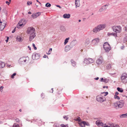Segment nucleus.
Instances as JSON below:
<instances>
[{"label":"nucleus","instance_id":"obj_54","mask_svg":"<svg viewBox=\"0 0 127 127\" xmlns=\"http://www.w3.org/2000/svg\"><path fill=\"white\" fill-rule=\"evenodd\" d=\"M103 80L104 79H103V78H101L100 81L101 82H103Z\"/></svg>","mask_w":127,"mask_h":127},{"label":"nucleus","instance_id":"obj_36","mask_svg":"<svg viewBox=\"0 0 127 127\" xmlns=\"http://www.w3.org/2000/svg\"><path fill=\"white\" fill-rule=\"evenodd\" d=\"M76 121H78V122H81V119L79 117L77 118L76 120Z\"/></svg>","mask_w":127,"mask_h":127},{"label":"nucleus","instance_id":"obj_38","mask_svg":"<svg viewBox=\"0 0 127 127\" xmlns=\"http://www.w3.org/2000/svg\"><path fill=\"white\" fill-rule=\"evenodd\" d=\"M32 4V2L28 1L27 2V5H30Z\"/></svg>","mask_w":127,"mask_h":127},{"label":"nucleus","instance_id":"obj_50","mask_svg":"<svg viewBox=\"0 0 127 127\" xmlns=\"http://www.w3.org/2000/svg\"><path fill=\"white\" fill-rule=\"evenodd\" d=\"M56 6L57 7H59L60 8H62L61 7V6H60V5H56Z\"/></svg>","mask_w":127,"mask_h":127},{"label":"nucleus","instance_id":"obj_49","mask_svg":"<svg viewBox=\"0 0 127 127\" xmlns=\"http://www.w3.org/2000/svg\"><path fill=\"white\" fill-rule=\"evenodd\" d=\"M16 27L15 28L14 30L12 31V33H13L15 32V29L16 28Z\"/></svg>","mask_w":127,"mask_h":127},{"label":"nucleus","instance_id":"obj_25","mask_svg":"<svg viewBox=\"0 0 127 127\" xmlns=\"http://www.w3.org/2000/svg\"><path fill=\"white\" fill-rule=\"evenodd\" d=\"M93 41H95L97 43H98L99 41V38L94 39L93 40Z\"/></svg>","mask_w":127,"mask_h":127},{"label":"nucleus","instance_id":"obj_27","mask_svg":"<svg viewBox=\"0 0 127 127\" xmlns=\"http://www.w3.org/2000/svg\"><path fill=\"white\" fill-rule=\"evenodd\" d=\"M117 90L118 91L122 93L123 91V90L122 88H120L119 87H118L117 88Z\"/></svg>","mask_w":127,"mask_h":127},{"label":"nucleus","instance_id":"obj_14","mask_svg":"<svg viewBox=\"0 0 127 127\" xmlns=\"http://www.w3.org/2000/svg\"><path fill=\"white\" fill-rule=\"evenodd\" d=\"M40 14V12H38L35 13L33 14L32 15V16L33 18H35L38 17Z\"/></svg>","mask_w":127,"mask_h":127},{"label":"nucleus","instance_id":"obj_43","mask_svg":"<svg viewBox=\"0 0 127 127\" xmlns=\"http://www.w3.org/2000/svg\"><path fill=\"white\" fill-rule=\"evenodd\" d=\"M63 118L64 119H65L66 120H67L68 119V117L66 116H64Z\"/></svg>","mask_w":127,"mask_h":127},{"label":"nucleus","instance_id":"obj_23","mask_svg":"<svg viewBox=\"0 0 127 127\" xmlns=\"http://www.w3.org/2000/svg\"><path fill=\"white\" fill-rule=\"evenodd\" d=\"M17 41L19 42H21L22 41V38L19 36H18L16 38Z\"/></svg>","mask_w":127,"mask_h":127},{"label":"nucleus","instance_id":"obj_22","mask_svg":"<svg viewBox=\"0 0 127 127\" xmlns=\"http://www.w3.org/2000/svg\"><path fill=\"white\" fill-rule=\"evenodd\" d=\"M120 117L122 118L127 117V113L121 115Z\"/></svg>","mask_w":127,"mask_h":127},{"label":"nucleus","instance_id":"obj_3","mask_svg":"<svg viewBox=\"0 0 127 127\" xmlns=\"http://www.w3.org/2000/svg\"><path fill=\"white\" fill-rule=\"evenodd\" d=\"M113 31L116 33H120L122 31V28L120 26H113L112 27Z\"/></svg>","mask_w":127,"mask_h":127},{"label":"nucleus","instance_id":"obj_20","mask_svg":"<svg viewBox=\"0 0 127 127\" xmlns=\"http://www.w3.org/2000/svg\"><path fill=\"white\" fill-rule=\"evenodd\" d=\"M5 65V64L4 63L1 61H0V68H3L4 67Z\"/></svg>","mask_w":127,"mask_h":127},{"label":"nucleus","instance_id":"obj_59","mask_svg":"<svg viewBox=\"0 0 127 127\" xmlns=\"http://www.w3.org/2000/svg\"><path fill=\"white\" fill-rule=\"evenodd\" d=\"M28 48L30 50H31V47L30 46H28Z\"/></svg>","mask_w":127,"mask_h":127},{"label":"nucleus","instance_id":"obj_9","mask_svg":"<svg viewBox=\"0 0 127 127\" xmlns=\"http://www.w3.org/2000/svg\"><path fill=\"white\" fill-rule=\"evenodd\" d=\"M94 62V60L91 58L85 59L84 61V63L85 64H88Z\"/></svg>","mask_w":127,"mask_h":127},{"label":"nucleus","instance_id":"obj_21","mask_svg":"<svg viewBox=\"0 0 127 127\" xmlns=\"http://www.w3.org/2000/svg\"><path fill=\"white\" fill-rule=\"evenodd\" d=\"M125 36L123 40V41L124 43H125L127 41V34H125Z\"/></svg>","mask_w":127,"mask_h":127},{"label":"nucleus","instance_id":"obj_16","mask_svg":"<svg viewBox=\"0 0 127 127\" xmlns=\"http://www.w3.org/2000/svg\"><path fill=\"white\" fill-rule=\"evenodd\" d=\"M95 123L96 125L98 126H102L103 125V124L102 122L101 121L99 120H98Z\"/></svg>","mask_w":127,"mask_h":127},{"label":"nucleus","instance_id":"obj_63","mask_svg":"<svg viewBox=\"0 0 127 127\" xmlns=\"http://www.w3.org/2000/svg\"><path fill=\"white\" fill-rule=\"evenodd\" d=\"M51 90H52V93L53 92V88H52L51 89Z\"/></svg>","mask_w":127,"mask_h":127},{"label":"nucleus","instance_id":"obj_58","mask_svg":"<svg viewBox=\"0 0 127 127\" xmlns=\"http://www.w3.org/2000/svg\"><path fill=\"white\" fill-rule=\"evenodd\" d=\"M124 48V46H121V49H123Z\"/></svg>","mask_w":127,"mask_h":127},{"label":"nucleus","instance_id":"obj_52","mask_svg":"<svg viewBox=\"0 0 127 127\" xmlns=\"http://www.w3.org/2000/svg\"><path fill=\"white\" fill-rule=\"evenodd\" d=\"M89 41H88L87 42H85V44L86 45H87V44H88L89 43Z\"/></svg>","mask_w":127,"mask_h":127},{"label":"nucleus","instance_id":"obj_60","mask_svg":"<svg viewBox=\"0 0 127 127\" xmlns=\"http://www.w3.org/2000/svg\"><path fill=\"white\" fill-rule=\"evenodd\" d=\"M99 79V77H97L96 78H95V80H98Z\"/></svg>","mask_w":127,"mask_h":127},{"label":"nucleus","instance_id":"obj_30","mask_svg":"<svg viewBox=\"0 0 127 127\" xmlns=\"http://www.w3.org/2000/svg\"><path fill=\"white\" fill-rule=\"evenodd\" d=\"M51 4L49 3H47L45 4V6L47 7H50L51 6Z\"/></svg>","mask_w":127,"mask_h":127},{"label":"nucleus","instance_id":"obj_41","mask_svg":"<svg viewBox=\"0 0 127 127\" xmlns=\"http://www.w3.org/2000/svg\"><path fill=\"white\" fill-rule=\"evenodd\" d=\"M32 46L33 47H34V50H36L37 48L35 47V45L34 44V43L32 44Z\"/></svg>","mask_w":127,"mask_h":127},{"label":"nucleus","instance_id":"obj_12","mask_svg":"<svg viewBox=\"0 0 127 127\" xmlns=\"http://www.w3.org/2000/svg\"><path fill=\"white\" fill-rule=\"evenodd\" d=\"M103 61V58L101 57H100L96 60V63L98 64H102Z\"/></svg>","mask_w":127,"mask_h":127},{"label":"nucleus","instance_id":"obj_32","mask_svg":"<svg viewBox=\"0 0 127 127\" xmlns=\"http://www.w3.org/2000/svg\"><path fill=\"white\" fill-rule=\"evenodd\" d=\"M61 126L62 127H68L67 126L63 124H61Z\"/></svg>","mask_w":127,"mask_h":127},{"label":"nucleus","instance_id":"obj_4","mask_svg":"<svg viewBox=\"0 0 127 127\" xmlns=\"http://www.w3.org/2000/svg\"><path fill=\"white\" fill-rule=\"evenodd\" d=\"M96 100L98 102L102 103L106 100V98L101 95H98L96 97Z\"/></svg>","mask_w":127,"mask_h":127},{"label":"nucleus","instance_id":"obj_42","mask_svg":"<svg viewBox=\"0 0 127 127\" xmlns=\"http://www.w3.org/2000/svg\"><path fill=\"white\" fill-rule=\"evenodd\" d=\"M110 127H114L115 125L114 124H110Z\"/></svg>","mask_w":127,"mask_h":127},{"label":"nucleus","instance_id":"obj_44","mask_svg":"<svg viewBox=\"0 0 127 127\" xmlns=\"http://www.w3.org/2000/svg\"><path fill=\"white\" fill-rule=\"evenodd\" d=\"M105 126H104V124H103V125L102 126V127H110V126H108L107 125H106L105 124H104Z\"/></svg>","mask_w":127,"mask_h":127},{"label":"nucleus","instance_id":"obj_61","mask_svg":"<svg viewBox=\"0 0 127 127\" xmlns=\"http://www.w3.org/2000/svg\"><path fill=\"white\" fill-rule=\"evenodd\" d=\"M28 13L29 14H32V13L30 11H29V12H28Z\"/></svg>","mask_w":127,"mask_h":127},{"label":"nucleus","instance_id":"obj_56","mask_svg":"<svg viewBox=\"0 0 127 127\" xmlns=\"http://www.w3.org/2000/svg\"><path fill=\"white\" fill-rule=\"evenodd\" d=\"M47 57V56L45 55H44V56H43V57L44 58H46Z\"/></svg>","mask_w":127,"mask_h":127},{"label":"nucleus","instance_id":"obj_7","mask_svg":"<svg viewBox=\"0 0 127 127\" xmlns=\"http://www.w3.org/2000/svg\"><path fill=\"white\" fill-rule=\"evenodd\" d=\"M125 101L123 100H120L117 101L115 104L116 106L118 108H121L124 106Z\"/></svg>","mask_w":127,"mask_h":127},{"label":"nucleus","instance_id":"obj_40","mask_svg":"<svg viewBox=\"0 0 127 127\" xmlns=\"http://www.w3.org/2000/svg\"><path fill=\"white\" fill-rule=\"evenodd\" d=\"M24 21H23L22 22V23L23 24V26H24L26 23V20H24Z\"/></svg>","mask_w":127,"mask_h":127},{"label":"nucleus","instance_id":"obj_1","mask_svg":"<svg viewBox=\"0 0 127 127\" xmlns=\"http://www.w3.org/2000/svg\"><path fill=\"white\" fill-rule=\"evenodd\" d=\"M27 34L29 35V40L32 41L36 36L35 30L32 27H29L28 28L26 31Z\"/></svg>","mask_w":127,"mask_h":127},{"label":"nucleus","instance_id":"obj_6","mask_svg":"<svg viewBox=\"0 0 127 127\" xmlns=\"http://www.w3.org/2000/svg\"><path fill=\"white\" fill-rule=\"evenodd\" d=\"M103 48L105 51L108 52L111 49V48L107 42H105L103 44Z\"/></svg>","mask_w":127,"mask_h":127},{"label":"nucleus","instance_id":"obj_18","mask_svg":"<svg viewBox=\"0 0 127 127\" xmlns=\"http://www.w3.org/2000/svg\"><path fill=\"white\" fill-rule=\"evenodd\" d=\"M70 17V15L69 14H65L63 15V17L65 19H69Z\"/></svg>","mask_w":127,"mask_h":127},{"label":"nucleus","instance_id":"obj_10","mask_svg":"<svg viewBox=\"0 0 127 127\" xmlns=\"http://www.w3.org/2000/svg\"><path fill=\"white\" fill-rule=\"evenodd\" d=\"M32 58L34 60L38 59L40 58V54L34 53L33 54L32 56Z\"/></svg>","mask_w":127,"mask_h":127},{"label":"nucleus","instance_id":"obj_57","mask_svg":"<svg viewBox=\"0 0 127 127\" xmlns=\"http://www.w3.org/2000/svg\"><path fill=\"white\" fill-rule=\"evenodd\" d=\"M3 11L4 12H6V9L5 8H4L3 9Z\"/></svg>","mask_w":127,"mask_h":127},{"label":"nucleus","instance_id":"obj_11","mask_svg":"<svg viewBox=\"0 0 127 127\" xmlns=\"http://www.w3.org/2000/svg\"><path fill=\"white\" fill-rule=\"evenodd\" d=\"M109 5V4L108 3L107 4L105 5H104L102 6L99 9V12H101L103 11V10H105L107 9V7Z\"/></svg>","mask_w":127,"mask_h":127},{"label":"nucleus","instance_id":"obj_13","mask_svg":"<svg viewBox=\"0 0 127 127\" xmlns=\"http://www.w3.org/2000/svg\"><path fill=\"white\" fill-rule=\"evenodd\" d=\"M24 19H22L19 22L17 26V27L18 28H20L22 27H23V24L22 23V22L23 21H24Z\"/></svg>","mask_w":127,"mask_h":127},{"label":"nucleus","instance_id":"obj_39","mask_svg":"<svg viewBox=\"0 0 127 127\" xmlns=\"http://www.w3.org/2000/svg\"><path fill=\"white\" fill-rule=\"evenodd\" d=\"M16 74L15 73L13 74L11 76V78H14V76L16 75Z\"/></svg>","mask_w":127,"mask_h":127},{"label":"nucleus","instance_id":"obj_8","mask_svg":"<svg viewBox=\"0 0 127 127\" xmlns=\"http://www.w3.org/2000/svg\"><path fill=\"white\" fill-rule=\"evenodd\" d=\"M121 78V81L123 83H125L127 82V74L126 73L122 74Z\"/></svg>","mask_w":127,"mask_h":127},{"label":"nucleus","instance_id":"obj_5","mask_svg":"<svg viewBox=\"0 0 127 127\" xmlns=\"http://www.w3.org/2000/svg\"><path fill=\"white\" fill-rule=\"evenodd\" d=\"M29 58L28 57H23L20 58L19 60V63L21 64H24L28 62Z\"/></svg>","mask_w":127,"mask_h":127},{"label":"nucleus","instance_id":"obj_24","mask_svg":"<svg viewBox=\"0 0 127 127\" xmlns=\"http://www.w3.org/2000/svg\"><path fill=\"white\" fill-rule=\"evenodd\" d=\"M80 1H75V3L76 5V8L77 7L79 6L80 4L79 3Z\"/></svg>","mask_w":127,"mask_h":127},{"label":"nucleus","instance_id":"obj_48","mask_svg":"<svg viewBox=\"0 0 127 127\" xmlns=\"http://www.w3.org/2000/svg\"><path fill=\"white\" fill-rule=\"evenodd\" d=\"M15 120L16 122H19V119H16Z\"/></svg>","mask_w":127,"mask_h":127},{"label":"nucleus","instance_id":"obj_17","mask_svg":"<svg viewBox=\"0 0 127 127\" xmlns=\"http://www.w3.org/2000/svg\"><path fill=\"white\" fill-rule=\"evenodd\" d=\"M107 35L108 36H110V35L113 36L115 37L116 38L117 37V33L114 32H113L112 33L108 32L107 33Z\"/></svg>","mask_w":127,"mask_h":127},{"label":"nucleus","instance_id":"obj_64","mask_svg":"<svg viewBox=\"0 0 127 127\" xmlns=\"http://www.w3.org/2000/svg\"><path fill=\"white\" fill-rule=\"evenodd\" d=\"M80 0H75V1H80Z\"/></svg>","mask_w":127,"mask_h":127},{"label":"nucleus","instance_id":"obj_47","mask_svg":"<svg viewBox=\"0 0 127 127\" xmlns=\"http://www.w3.org/2000/svg\"><path fill=\"white\" fill-rule=\"evenodd\" d=\"M5 3L6 4H7L8 5H9L10 4V2L7 1H6Z\"/></svg>","mask_w":127,"mask_h":127},{"label":"nucleus","instance_id":"obj_15","mask_svg":"<svg viewBox=\"0 0 127 127\" xmlns=\"http://www.w3.org/2000/svg\"><path fill=\"white\" fill-rule=\"evenodd\" d=\"M78 123L81 127H85V125H87V124L85 121L78 122Z\"/></svg>","mask_w":127,"mask_h":127},{"label":"nucleus","instance_id":"obj_29","mask_svg":"<svg viewBox=\"0 0 127 127\" xmlns=\"http://www.w3.org/2000/svg\"><path fill=\"white\" fill-rule=\"evenodd\" d=\"M104 94V95L105 96H106L108 94V92H104L102 93H101V94Z\"/></svg>","mask_w":127,"mask_h":127},{"label":"nucleus","instance_id":"obj_45","mask_svg":"<svg viewBox=\"0 0 127 127\" xmlns=\"http://www.w3.org/2000/svg\"><path fill=\"white\" fill-rule=\"evenodd\" d=\"M3 88V87L2 86H1L0 87V91L1 92H3V90L2 89Z\"/></svg>","mask_w":127,"mask_h":127},{"label":"nucleus","instance_id":"obj_35","mask_svg":"<svg viewBox=\"0 0 127 127\" xmlns=\"http://www.w3.org/2000/svg\"><path fill=\"white\" fill-rule=\"evenodd\" d=\"M19 126L18 124H14L13 126V127H19Z\"/></svg>","mask_w":127,"mask_h":127},{"label":"nucleus","instance_id":"obj_19","mask_svg":"<svg viewBox=\"0 0 127 127\" xmlns=\"http://www.w3.org/2000/svg\"><path fill=\"white\" fill-rule=\"evenodd\" d=\"M6 26L5 23H3V25L1 24L0 26V30L1 31L2 30L5 28Z\"/></svg>","mask_w":127,"mask_h":127},{"label":"nucleus","instance_id":"obj_37","mask_svg":"<svg viewBox=\"0 0 127 127\" xmlns=\"http://www.w3.org/2000/svg\"><path fill=\"white\" fill-rule=\"evenodd\" d=\"M108 80L106 79H104L103 80V82H104L105 83H107L108 82Z\"/></svg>","mask_w":127,"mask_h":127},{"label":"nucleus","instance_id":"obj_26","mask_svg":"<svg viewBox=\"0 0 127 127\" xmlns=\"http://www.w3.org/2000/svg\"><path fill=\"white\" fill-rule=\"evenodd\" d=\"M69 38L68 37L66 38L64 40V45H65L68 42V40L69 39Z\"/></svg>","mask_w":127,"mask_h":127},{"label":"nucleus","instance_id":"obj_51","mask_svg":"<svg viewBox=\"0 0 127 127\" xmlns=\"http://www.w3.org/2000/svg\"><path fill=\"white\" fill-rule=\"evenodd\" d=\"M52 48H50L49 51V52H51V51H52Z\"/></svg>","mask_w":127,"mask_h":127},{"label":"nucleus","instance_id":"obj_31","mask_svg":"<svg viewBox=\"0 0 127 127\" xmlns=\"http://www.w3.org/2000/svg\"><path fill=\"white\" fill-rule=\"evenodd\" d=\"M111 68V65L110 64H108L107 66V68L108 69H110Z\"/></svg>","mask_w":127,"mask_h":127},{"label":"nucleus","instance_id":"obj_62","mask_svg":"<svg viewBox=\"0 0 127 127\" xmlns=\"http://www.w3.org/2000/svg\"><path fill=\"white\" fill-rule=\"evenodd\" d=\"M36 1L37 2H39L40 4H41L40 3V2H39L38 0H36Z\"/></svg>","mask_w":127,"mask_h":127},{"label":"nucleus","instance_id":"obj_46","mask_svg":"<svg viewBox=\"0 0 127 127\" xmlns=\"http://www.w3.org/2000/svg\"><path fill=\"white\" fill-rule=\"evenodd\" d=\"M114 127H120L118 125L115 124V125Z\"/></svg>","mask_w":127,"mask_h":127},{"label":"nucleus","instance_id":"obj_33","mask_svg":"<svg viewBox=\"0 0 127 127\" xmlns=\"http://www.w3.org/2000/svg\"><path fill=\"white\" fill-rule=\"evenodd\" d=\"M69 50V47L68 46H66L65 48V51L67 52L68 50Z\"/></svg>","mask_w":127,"mask_h":127},{"label":"nucleus","instance_id":"obj_2","mask_svg":"<svg viewBox=\"0 0 127 127\" xmlns=\"http://www.w3.org/2000/svg\"><path fill=\"white\" fill-rule=\"evenodd\" d=\"M106 25L105 24L98 25L93 29L92 31L94 33H96L100 30L104 29L106 27Z\"/></svg>","mask_w":127,"mask_h":127},{"label":"nucleus","instance_id":"obj_55","mask_svg":"<svg viewBox=\"0 0 127 127\" xmlns=\"http://www.w3.org/2000/svg\"><path fill=\"white\" fill-rule=\"evenodd\" d=\"M9 38V37H8L7 38V39H6L5 40V41H6V42H8Z\"/></svg>","mask_w":127,"mask_h":127},{"label":"nucleus","instance_id":"obj_53","mask_svg":"<svg viewBox=\"0 0 127 127\" xmlns=\"http://www.w3.org/2000/svg\"><path fill=\"white\" fill-rule=\"evenodd\" d=\"M119 94V93L118 92H117L115 94V95H117Z\"/></svg>","mask_w":127,"mask_h":127},{"label":"nucleus","instance_id":"obj_34","mask_svg":"<svg viewBox=\"0 0 127 127\" xmlns=\"http://www.w3.org/2000/svg\"><path fill=\"white\" fill-rule=\"evenodd\" d=\"M114 97L115 99H120V97L118 96L117 95H115Z\"/></svg>","mask_w":127,"mask_h":127},{"label":"nucleus","instance_id":"obj_28","mask_svg":"<svg viewBox=\"0 0 127 127\" xmlns=\"http://www.w3.org/2000/svg\"><path fill=\"white\" fill-rule=\"evenodd\" d=\"M71 62L72 65L73 66H75L76 65V63L75 62L72 60H71Z\"/></svg>","mask_w":127,"mask_h":127}]
</instances>
